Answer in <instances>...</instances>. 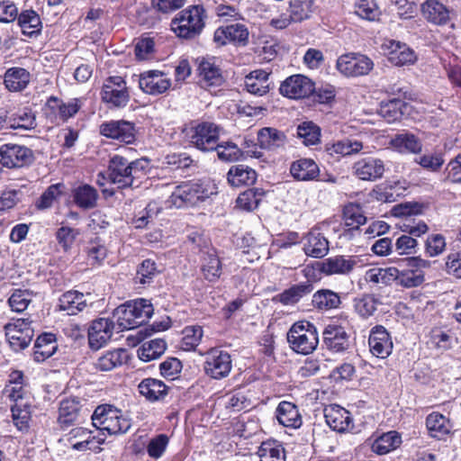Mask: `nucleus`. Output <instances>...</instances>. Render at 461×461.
Segmentation results:
<instances>
[{
  "mask_svg": "<svg viewBox=\"0 0 461 461\" xmlns=\"http://www.w3.org/2000/svg\"><path fill=\"white\" fill-rule=\"evenodd\" d=\"M149 169V159L141 158L130 161L122 155L111 157L107 168L108 179L118 188L139 186Z\"/></svg>",
  "mask_w": 461,
  "mask_h": 461,
  "instance_id": "f257e3e1",
  "label": "nucleus"
},
{
  "mask_svg": "<svg viewBox=\"0 0 461 461\" xmlns=\"http://www.w3.org/2000/svg\"><path fill=\"white\" fill-rule=\"evenodd\" d=\"M205 10L192 5L179 12L171 21V29L177 37L194 39L201 34L205 25Z\"/></svg>",
  "mask_w": 461,
  "mask_h": 461,
  "instance_id": "f03ea898",
  "label": "nucleus"
},
{
  "mask_svg": "<svg viewBox=\"0 0 461 461\" xmlns=\"http://www.w3.org/2000/svg\"><path fill=\"white\" fill-rule=\"evenodd\" d=\"M93 425L110 435L126 433L131 427V420L112 405L98 406L92 415Z\"/></svg>",
  "mask_w": 461,
  "mask_h": 461,
  "instance_id": "7ed1b4c3",
  "label": "nucleus"
},
{
  "mask_svg": "<svg viewBox=\"0 0 461 461\" xmlns=\"http://www.w3.org/2000/svg\"><path fill=\"white\" fill-rule=\"evenodd\" d=\"M287 341L294 352L303 355L311 354L319 343L317 329L310 321H297L287 332Z\"/></svg>",
  "mask_w": 461,
  "mask_h": 461,
  "instance_id": "20e7f679",
  "label": "nucleus"
},
{
  "mask_svg": "<svg viewBox=\"0 0 461 461\" xmlns=\"http://www.w3.org/2000/svg\"><path fill=\"white\" fill-rule=\"evenodd\" d=\"M212 194L203 183L185 182L175 187L167 203L176 208L194 206Z\"/></svg>",
  "mask_w": 461,
  "mask_h": 461,
  "instance_id": "39448f33",
  "label": "nucleus"
},
{
  "mask_svg": "<svg viewBox=\"0 0 461 461\" xmlns=\"http://www.w3.org/2000/svg\"><path fill=\"white\" fill-rule=\"evenodd\" d=\"M4 329L10 348L15 352L28 348L34 336L32 321L28 318L12 319Z\"/></svg>",
  "mask_w": 461,
  "mask_h": 461,
  "instance_id": "423d86ee",
  "label": "nucleus"
},
{
  "mask_svg": "<svg viewBox=\"0 0 461 461\" xmlns=\"http://www.w3.org/2000/svg\"><path fill=\"white\" fill-rule=\"evenodd\" d=\"M221 128L212 122H202L191 127L188 137L197 149L209 152L214 150Z\"/></svg>",
  "mask_w": 461,
  "mask_h": 461,
  "instance_id": "0eeeda50",
  "label": "nucleus"
},
{
  "mask_svg": "<svg viewBox=\"0 0 461 461\" xmlns=\"http://www.w3.org/2000/svg\"><path fill=\"white\" fill-rule=\"evenodd\" d=\"M101 99L110 108H123L130 101L126 81L119 76L107 77L103 85Z\"/></svg>",
  "mask_w": 461,
  "mask_h": 461,
  "instance_id": "6e6552de",
  "label": "nucleus"
},
{
  "mask_svg": "<svg viewBox=\"0 0 461 461\" xmlns=\"http://www.w3.org/2000/svg\"><path fill=\"white\" fill-rule=\"evenodd\" d=\"M406 268L398 269L397 285L412 288L420 285L424 282V269L430 267V262L420 257L408 258L403 260Z\"/></svg>",
  "mask_w": 461,
  "mask_h": 461,
  "instance_id": "1a4fd4ad",
  "label": "nucleus"
},
{
  "mask_svg": "<svg viewBox=\"0 0 461 461\" xmlns=\"http://www.w3.org/2000/svg\"><path fill=\"white\" fill-rule=\"evenodd\" d=\"M101 136L123 142L133 144L136 140L137 130L135 124L126 120H110L99 125Z\"/></svg>",
  "mask_w": 461,
  "mask_h": 461,
  "instance_id": "9d476101",
  "label": "nucleus"
},
{
  "mask_svg": "<svg viewBox=\"0 0 461 461\" xmlns=\"http://www.w3.org/2000/svg\"><path fill=\"white\" fill-rule=\"evenodd\" d=\"M0 158L3 167L18 168L30 166L35 159L32 149L26 146L7 143L0 147Z\"/></svg>",
  "mask_w": 461,
  "mask_h": 461,
  "instance_id": "9b49d317",
  "label": "nucleus"
},
{
  "mask_svg": "<svg viewBox=\"0 0 461 461\" xmlns=\"http://www.w3.org/2000/svg\"><path fill=\"white\" fill-rule=\"evenodd\" d=\"M337 68L346 77H361L369 74L374 68V62L366 55L348 53L338 59Z\"/></svg>",
  "mask_w": 461,
  "mask_h": 461,
  "instance_id": "f8f14e48",
  "label": "nucleus"
},
{
  "mask_svg": "<svg viewBox=\"0 0 461 461\" xmlns=\"http://www.w3.org/2000/svg\"><path fill=\"white\" fill-rule=\"evenodd\" d=\"M231 367V357L227 351L213 348L206 352L203 368L208 376L222 379L229 375Z\"/></svg>",
  "mask_w": 461,
  "mask_h": 461,
  "instance_id": "ddd939ff",
  "label": "nucleus"
},
{
  "mask_svg": "<svg viewBox=\"0 0 461 461\" xmlns=\"http://www.w3.org/2000/svg\"><path fill=\"white\" fill-rule=\"evenodd\" d=\"M197 76L199 85L207 90L219 87L225 82L222 70L213 58H203L199 60Z\"/></svg>",
  "mask_w": 461,
  "mask_h": 461,
  "instance_id": "4468645a",
  "label": "nucleus"
},
{
  "mask_svg": "<svg viewBox=\"0 0 461 461\" xmlns=\"http://www.w3.org/2000/svg\"><path fill=\"white\" fill-rule=\"evenodd\" d=\"M279 91L282 95L288 98H304L313 93L314 83L303 75H293L282 82Z\"/></svg>",
  "mask_w": 461,
  "mask_h": 461,
  "instance_id": "2eb2a0df",
  "label": "nucleus"
},
{
  "mask_svg": "<svg viewBox=\"0 0 461 461\" xmlns=\"http://www.w3.org/2000/svg\"><path fill=\"white\" fill-rule=\"evenodd\" d=\"M115 323L107 318H98L92 321L88 329L89 346L93 349H99L112 338Z\"/></svg>",
  "mask_w": 461,
  "mask_h": 461,
  "instance_id": "dca6fc26",
  "label": "nucleus"
},
{
  "mask_svg": "<svg viewBox=\"0 0 461 461\" xmlns=\"http://www.w3.org/2000/svg\"><path fill=\"white\" fill-rule=\"evenodd\" d=\"M354 174L364 181H375L384 173V162L375 157L361 158L353 165Z\"/></svg>",
  "mask_w": 461,
  "mask_h": 461,
  "instance_id": "f3484780",
  "label": "nucleus"
},
{
  "mask_svg": "<svg viewBox=\"0 0 461 461\" xmlns=\"http://www.w3.org/2000/svg\"><path fill=\"white\" fill-rule=\"evenodd\" d=\"M368 345L373 356L386 358L393 350V341L384 327L375 326L369 334Z\"/></svg>",
  "mask_w": 461,
  "mask_h": 461,
  "instance_id": "a211bd4d",
  "label": "nucleus"
},
{
  "mask_svg": "<svg viewBox=\"0 0 461 461\" xmlns=\"http://www.w3.org/2000/svg\"><path fill=\"white\" fill-rule=\"evenodd\" d=\"M322 336L325 346L330 351L339 353L346 351L349 348V334L340 325H327L322 332Z\"/></svg>",
  "mask_w": 461,
  "mask_h": 461,
  "instance_id": "6ab92c4d",
  "label": "nucleus"
},
{
  "mask_svg": "<svg viewBox=\"0 0 461 461\" xmlns=\"http://www.w3.org/2000/svg\"><path fill=\"white\" fill-rule=\"evenodd\" d=\"M139 86L144 93L156 95L165 93L170 87L171 81L162 72L149 70L140 74Z\"/></svg>",
  "mask_w": 461,
  "mask_h": 461,
  "instance_id": "aec40b11",
  "label": "nucleus"
},
{
  "mask_svg": "<svg viewBox=\"0 0 461 461\" xmlns=\"http://www.w3.org/2000/svg\"><path fill=\"white\" fill-rule=\"evenodd\" d=\"M139 393L150 402L166 401L172 397L173 389L156 378H145L138 385Z\"/></svg>",
  "mask_w": 461,
  "mask_h": 461,
  "instance_id": "412c9836",
  "label": "nucleus"
},
{
  "mask_svg": "<svg viewBox=\"0 0 461 461\" xmlns=\"http://www.w3.org/2000/svg\"><path fill=\"white\" fill-rule=\"evenodd\" d=\"M324 417L329 427L338 432H346L353 428V420L348 411L337 404L324 409Z\"/></svg>",
  "mask_w": 461,
  "mask_h": 461,
  "instance_id": "4be33fe9",
  "label": "nucleus"
},
{
  "mask_svg": "<svg viewBox=\"0 0 461 461\" xmlns=\"http://www.w3.org/2000/svg\"><path fill=\"white\" fill-rule=\"evenodd\" d=\"M384 46L389 50L388 59L394 66L411 65L417 60L414 50L405 43L390 40Z\"/></svg>",
  "mask_w": 461,
  "mask_h": 461,
  "instance_id": "5701e85b",
  "label": "nucleus"
},
{
  "mask_svg": "<svg viewBox=\"0 0 461 461\" xmlns=\"http://www.w3.org/2000/svg\"><path fill=\"white\" fill-rule=\"evenodd\" d=\"M357 258L352 256H335L326 258L321 263V273L331 275H348L357 265Z\"/></svg>",
  "mask_w": 461,
  "mask_h": 461,
  "instance_id": "b1692460",
  "label": "nucleus"
},
{
  "mask_svg": "<svg viewBox=\"0 0 461 461\" xmlns=\"http://www.w3.org/2000/svg\"><path fill=\"white\" fill-rule=\"evenodd\" d=\"M423 17L436 25H445L450 20L451 11L439 0H426L420 5Z\"/></svg>",
  "mask_w": 461,
  "mask_h": 461,
  "instance_id": "393cba45",
  "label": "nucleus"
},
{
  "mask_svg": "<svg viewBox=\"0 0 461 461\" xmlns=\"http://www.w3.org/2000/svg\"><path fill=\"white\" fill-rule=\"evenodd\" d=\"M303 250L309 257L321 258L329 252V241L320 232L310 231L304 238Z\"/></svg>",
  "mask_w": 461,
  "mask_h": 461,
  "instance_id": "a878e982",
  "label": "nucleus"
},
{
  "mask_svg": "<svg viewBox=\"0 0 461 461\" xmlns=\"http://www.w3.org/2000/svg\"><path fill=\"white\" fill-rule=\"evenodd\" d=\"M81 105V101L77 98L68 103H63L59 98L50 96L47 101L46 109L50 110L52 113L58 112V115L55 116V119L66 122L79 111Z\"/></svg>",
  "mask_w": 461,
  "mask_h": 461,
  "instance_id": "bb28decb",
  "label": "nucleus"
},
{
  "mask_svg": "<svg viewBox=\"0 0 461 461\" xmlns=\"http://www.w3.org/2000/svg\"><path fill=\"white\" fill-rule=\"evenodd\" d=\"M276 416L284 427L297 429L303 423L297 406L290 402H281L276 408Z\"/></svg>",
  "mask_w": 461,
  "mask_h": 461,
  "instance_id": "cd10ccee",
  "label": "nucleus"
},
{
  "mask_svg": "<svg viewBox=\"0 0 461 461\" xmlns=\"http://www.w3.org/2000/svg\"><path fill=\"white\" fill-rule=\"evenodd\" d=\"M72 197L77 207L83 210H90L97 205L99 194L94 186L83 184L72 190Z\"/></svg>",
  "mask_w": 461,
  "mask_h": 461,
  "instance_id": "c85d7f7f",
  "label": "nucleus"
},
{
  "mask_svg": "<svg viewBox=\"0 0 461 461\" xmlns=\"http://www.w3.org/2000/svg\"><path fill=\"white\" fill-rule=\"evenodd\" d=\"M86 305L84 294L70 290L59 297L58 308L59 311L66 312L68 315H76L82 312Z\"/></svg>",
  "mask_w": 461,
  "mask_h": 461,
  "instance_id": "c756f323",
  "label": "nucleus"
},
{
  "mask_svg": "<svg viewBox=\"0 0 461 461\" xmlns=\"http://www.w3.org/2000/svg\"><path fill=\"white\" fill-rule=\"evenodd\" d=\"M81 403L77 398L64 399L59 403L58 421L62 427L73 425L79 417Z\"/></svg>",
  "mask_w": 461,
  "mask_h": 461,
  "instance_id": "7c9ffc66",
  "label": "nucleus"
},
{
  "mask_svg": "<svg viewBox=\"0 0 461 461\" xmlns=\"http://www.w3.org/2000/svg\"><path fill=\"white\" fill-rule=\"evenodd\" d=\"M31 80V74L23 68L14 67L8 68L4 77L5 87L12 92H20L27 87Z\"/></svg>",
  "mask_w": 461,
  "mask_h": 461,
  "instance_id": "2f4dec72",
  "label": "nucleus"
},
{
  "mask_svg": "<svg viewBox=\"0 0 461 461\" xmlns=\"http://www.w3.org/2000/svg\"><path fill=\"white\" fill-rule=\"evenodd\" d=\"M291 175L300 181L315 180L320 173L318 165L311 158H301L291 165Z\"/></svg>",
  "mask_w": 461,
  "mask_h": 461,
  "instance_id": "473e14b6",
  "label": "nucleus"
},
{
  "mask_svg": "<svg viewBox=\"0 0 461 461\" xmlns=\"http://www.w3.org/2000/svg\"><path fill=\"white\" fill-rule=\"evenodd\" d=\"M56 337L52 333L40 335L34 344L33 358L36 362H43L57 350Z\"/></svg>",
  "mask_w": 461,
  "mask_h": 461,
  "instance_id": "72a5a7b5",
  "label": "nucleus"
},
{
  "mask_svg": "<svg viewBox=\"0 0 461 461\" xmlns=\"http://www.w3.org/2000/svg\"><path fill=\"white\" fill-rule=\"evenodd\" d=\"M128 354L123 348L109 350L100 356L95 366L100 371H111L127 362Z\"/></svg>",
  "mask_w": 461,
  "mask_h": 461,
  "instance_id": "f704fd0d",
  "label": "nucleus"
},
{
  "mask_svg": "<svg viewBox=\"0 0 461 461\" xmlns=\"http://www.w3.org/2000/svg\"><path fill=\"white\" fill-rule=\"evenodd\" d=\"M245 87L250 94L264 95L269 91V74L262 69L250 72L245 77Z\"/></svg>",
  "mask_w": 461,
  "mask_h": 461,
  "instance_id": "c9c22d12",
  "label": "nucleus"
},
{
  "mask_svg": "<svg viewBox=\"0 0 461 461\" xmlns=\"http://www.w3.org/2000/svg\"><path fill=\"white\" fill-rule=\"evenodd\" d=\"M390 145L402 153H419L422 149L420 140L412 133L402 132L396 134L390 140Z\"/></svg>",
  "mask_w": 461,
  "mask_h": 461,
  "instance_id": "e433bc0d",
  "label": "nucleus"
},
{
  "mask_svg": "<svg viewBox=\"0 0 461 461\" xmlns=\"http://www.w3.org/2000/svg\"><path fill=\"white\" fill-rule=\"evenodd\" d=\"M227 179L232 186L250 185L257 180V173L248 166L237 165L230 168Z\"/></svg>",
  "mask_w": 461,
  "mask_h": 461,
  "instance_id": "4c0bfd02",
  "label": "nucleus"
},
{
  "mask_svg": "<svg viewBox=\"0 0 461 461\" xmlns=\"http://www.w3.org/2000/svg\"><path fill=\"white\" fill-rule=\"evenodd\" d=\"M17 22L24 35L29 37L37 36L41 32L42 23L40 15L32 9L24 10L19 14Z\"/></svg>",
  "mask_w": 461,
  "mask_h": 461,
  "instance_id": "58836bf2",
  "label": "nucleus"
},
{
  "mask_svg": "<svg viewBox=\"0 0 461 461\" xmlns=\"http://www.w3.org/2000/svg\"><path fill=\"white\" fill-rule=\"evenodd\" d=\"M364 148L361 141L346 138L341 140H338L334 143H329L326 145V151L330 156H351L360 152Z\"/></svg>",
  "mask_w": 461,
  "mask_h": 461,
  "instance_id": "ea45409f",
  "label": "nucleus"
},
{
  "mask_svg": "<svg viewBox=\"0 0 461 461\" xmlns=\"http://www.w3.org/2000/svg\"><path fill=\"white\" fill-rule=\"evenodd\" d=\"M285 135L275 128H263L258 132V142L261 149H275L285 143Z\"/></svg>",
  "mask_w": 461,
  "mask_h": 461,
  "instance_id": "a19ab883",
  "label": "nucleus"
},
{
  "mask_svg": "<svg viewBox=\"0 0 461 461\" xmlns=\"http://www.w3.org/2000/svg\"><path fill=\"white\" fill-rule=\"evenodd\" d=\"M32 406L29 400L19 401L11 407L12 417L15 427L21 431H26L29 429L32 420Z\"/></svg>",
  "mask_w": 461,
  "mask_h": 461,
  "instance_id": "79ce46f5",
  "label": "nucleus"
},
{
  "mask_svg": "<svg viewBox=\"0 0 461 461\" xmlns=\"http://www.w3.org/2000/svg\"><path fill=\"white\" fill-rule=\"evenodd\" d=\"M312 303L318 310L329 311L339 308L341 300L339 294L330 289H321L313 294Z\"/></svg>",
  "mask_w": 461,
  "mask_h": 461,
  "instance_id": "37998d69",
  "label": "nucleus"
},
{
  "mask_svg": "<svg viewBox=\"0 0 461 461\" xmlns=\"http://www.w3.org/2000/svg\"><path fill=\"white\" fill-rule=\"evenodd\" d=\"M402 443L401 436L396 431H389L378 437L372 443V450L378 455H385L397 448Z\"/></svg>",
  "mask_w": 461,
  "mask_h": 461,
  "instance_id": "c03bdc74",
  "label": "nucleus"
},
{
  "mask_svg": "<svg viewBox=\"0 0 461 461\" xmlns=\"http://www.w3.org/2000/svg\"><path fill=\"white\" fill-rule=\"evenodd\" d=\"M202 272L209 282L217 281L221 275V263L215 251H207L202 260Z\"/></svg>",
  "mask_w": 461,
  "mask_h": 461,
  "instance_id": "a18cd8bd",
  "label": "nucleus"
},
{
  "mask_svg": "<svg viewBox=\"0 0 461 461\" xmlns=\"http://www.w3.org/2000/svg\"><path fill=\"white\" fill-rule=\"evenodd\" d=\"M398 269L396 267L371 268L365 274V280L375 285H388L396 282Z\"/></svg>",
  "mask_w": 461,
  "mask_h": 461,
  "instance_id": "49530a36",
  "label": "nucleus"
},
{
  "mask_svg": "<svg viewBox=\"0 0 461 461\" xmlns=\"http://www.w3.org/2000/svg\"><path fill=\"white\" fill-rule=\"evenodd\" d=\"M115 323V328L119 330H132L139 327L135 321L132 312L128 304L125 303L116 309L113 312V320Z\"/></svg>",
  "mask_w": 461,
  "mask_h": 461,
  "instance_id": "de8ad7c7",
  "label": "nucleus"
},
{
  "mask_svg": "<svg viewBox=\"0 0 461 461\" xmlns=\"http://www.w3.org/2000/svg\"><path fill=\"white\" fill-rule=\"evenodd\" d=\"M36 126V115L30 108L20 110L10 116V129L30 131Z\"/></svg>",
  "mask_w": 461,
  "mask_h": 461,
  "instance_id": "09e8293b",
  "label": "nucleus"
},
{
  "mask_svg": "<svg viewBox=\"0 0 461 461\" xmlns=\"http://www.w3.org/2000/svg\"><path fill=\"white\" fill-rule=\"evenodd\" d=\"M167 349V343L162 339H154L146 341L138 350L139 358L149 362L159 357Z\"/></svg>",
  "mask_w": 461,
  "mask_h": 461,
  "instance_id": "8fccbe9b",
  "label": "nucleus"
},
{
  "mask_svg": "<svg viewBox=\"0 0 461 461\" xmlns=\"http://www.w3.org/2000/svg\"><path fill=\"white\" fill-rule=\"evenodd\" d=\"M312 290L313 285L309 281L296 284L279 294L280 302L283 304L295 303L303 296L311 294Z\"/></svg>",
  "mask_w": 461,
  "mask_h": 461,
  "instance_id": "3c124183",
  "label": "nucleus"
},
{
  "mask_svg": "<svg viewBox=\"0 0 461 461\" xmlns=\"http://www.w3.org/2000/svg\"><path fill=\"white\" fill-rule=\"evenodd\" d=\"M296 136L305 146L315 145L321 140V128L313 122L305 121L297 126Z\"/></svg>",
  "mask_w": 461,
  "mask_h": 461,
  "instance_id": "603ef678",
  "label": "nucleus"
},
{
  "mask_svg": "<svg viewBox=\"0 0 461 461\" xmlns=\"http://www.w3.org/2000/svg\"><path fill=\"white\" fill-rule=\"evenodd\" d=\"M426 426L430 436L438 439L449 432L448 420L438 412H432L427 417Z\"/></svg>",
  "mask_w": 461,
  "mask_h": 461,
  "instance_id": "864d4df0",
  "label": "nucleus"
},
{
  "mask_svg": "<svg viewBox=\"0 0 461 461\" xmlns=\"http://www.w3.org/2000/svg\"><path fill=\"white\" fill-rule=\"evenodd\" d=\"M127 303L138 326L142 325L151 318L154 308L149 300L140 298Z\"/></svg>",
  "mask_w": 461,
  "mask_h": 461,
  "instance_id": "5fc2aeb1",
  "label": "nucleus"
},
{
  "mask_svg": "<svg viewBox=\"0 0 461 461\" xmlns=\"http://www.w3.org/2000/svg\"><path fill=\"white\" fill-rule=\"evenodd\" d=\"M380 304V301L373 294H363L354 299V309L364 319L372 316Z\"/></svg>",
  "mask_w": 461,
  "mask_h": 461,
  "instance_id": "6e6d98bb",
  "label": "nucleus"
},
{
  "mask_svg": "<svg viewBox=\"0 0 461 461\" xmlns=\"http://www.w3.org/2000/svg\"><path fill=\"white\" fill-rule=\"evenodd\" d=\"M343 220L345 225L352 230H357L361 225L366 222L362 208L358 204L348 203L343 209Z\"/></svg>",
  "mask_w": 461,
  "mask_h": 461,
  "instance_id": "4d7b16f0",
  "label": "nucleus"
},
{
  "mask_svg": "<svg viewBox=\"0 0 461 461\" xmlns=\"http://www.w3.org/2000/svg\"><path fill=\"white\" fill-rule=\"evenodd\" d=\"M313 4L314 0H290L289 13L294 18V23H300L310 18Z\"/></svg>",
  "mask_w": 461,
  "mask_h": 461,
  "instance_id": "13d9d810",
  "label": "nucleus"
},
{
  "mask_svg": "<svg viewBox=\"0 0 461 461\" xmlns=\"http://www.w3.org/2000/svg\"><path fill=\"white\" fill-rule=\"evenodd\" d=\"M258 456L260 461H285V449L276 442H263Z\"/></svg>",
  "mask_w": 461,
  "mask_h": 461,
  "instance_id": "bf43d9fd",
  "label": "nucleus"
},
{
  "mask_svg": "<svg viewBox=\"0 0 461 461\" xmlns=\"http://www.w3.org/2000/svg\"><path fill=\"white\" fill-rule=\"evenodd\" d=\"M214 150H216L219 159L224 162L238 161L243 156L242 150L231 141L217 142Z\"/></svg>",
  "mask_w": 461,
  "mask_h": 461,
  "instance_id": "052dcab7",
  "label": "nucleus"
},
{
  "mask_svg": "<svg viewBox=\"0 0 461 461\" xmlns=\"http://www.w3.org/2000/svg\"><path fill=\"white\" fill-rule=\"evenodd\" d=\"M263 195V192L258 188H251L241 193L237 198V206L246 211L256 209Z\"/></svg>",
  "mask_w": 461,
  "mask_h": 461,
  "instance_id": "680f3d73",
  "label": "nucleus"
},
{
  "mask_svg": "<svg viewBox=\"0 0 461 461\" xmlns=\"http://www.w3.org/2000/svg\"><path fill=\"white\" fill-rule=\"evenodd\" d=\"M355 13L367 21H375L380 15L379 8L375 0H357L355 4Z\"/></svg>",
  "mask_w": 461,
  "mask_h": 461,
  "instance_id": "e2e57ef3",
  "label": "nucleus"
},
{
  "mask_svg": "<svg viewBox=\"0 0 461 461\" xmlns=\"http://www.w3.org/2000/svg\"><path fill=\"white\" fill-rule=\"evenodd\" d=\"M168 443L169 437L166 434H158L150 438L147 445L149 456L155 460L160 458L166 452Z\"/></svg>",
  "mask_w": 461,
  "mask_h": 461,
  "instance_id": "0e129e2a",
  "label": "nucleus"
},
{
  "mask_svg": "<svg viewBox=\"0 0 461 461\" xmlns=\"http://www.w3.org/2000/svg\"><path fill=\"white\" fill-rule=\"evenodd\" d=\"M402 102L401 100H391L388 103L383 104L379 110V114L388 122L392 123L399 121L402 116L401 106Z\"/></svg>",
  "mask_w": 461,
  "mask_h": 461,
  "instance_id": "69168bd1",
  "label": "nucleus"
},
{
  "mask_svg": "<svg viewBox=\"0 0 461 461\" xmlns=\"http://www.w3.org/2000/svg\"><path fill=\"white\" fill-rule=\"evenodd\" d=\"M32 302V294L28 290H15L8 300L12 311L22 312L25 311Z\"/></svg>",
  "mask_w": 461,
  "mask_h": 461,
  "instance_id": "338daca9",
  "label": "nucleus"
},
{
  "mask_svg": "<svg viewBox=\"0 0 461 461\" xmlns=\"http://www.w3.org/2000/svg\"><path fill=\"white\" fill-rule=\"evenodd\" d=\"M182 347L185 350L194 349L203 338V329L200 326L185 327L183 331Z\"/></svg>",
  "mask_w": 461,
  "mask_h": 461,
  "instance_id": "774afa93",
  "label": "nucleus"
}]
</instances>
